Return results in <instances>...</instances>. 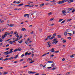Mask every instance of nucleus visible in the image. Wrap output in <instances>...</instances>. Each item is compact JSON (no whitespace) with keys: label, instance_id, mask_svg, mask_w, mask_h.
Returning <instances> with one entry per match:
<instances>
[{"label":"nucleus","instance_id":"33","mask_svg":"<svg viewBox=\"0 0 75 75\" xmlns=\"http://www.w3.org/2000/svg\"><path fill=\"white\" fill-rule=\"evenodd\" d=\"M13 59H14V57H11L9 58V59L10 60Z\"/></svg>","mask_w":75,"mask_h":75},{"label":"nucleus","instance_id":"19","mask_svg":"<svg viewBox=\"0 0 75 75\" xmlns=\"http://www.w3.org/2000/svg\"><path fill=\"white\" fill-rule=\"evenodd\" d=\"M74 1V0H69L68 1L69 3H72V2H73Z\"/></svg>","mask_w":75,"mask_h":75},{"label":"nucleus","instance_id":"44","mask_svg":"<svg viewBox=\"0 0 75 75\" xmlns=\"http://www.w3.org/2000/svg\"><path fill=\"white\" fill-rule=\"evenodd\" d=\"M27 17L28 18H29V16H30V15L28 14H27Z\"/></svg>","mask_w":75,"mask_h":75},{"label":"nucleus","instance_id":"25","mask_svg":"<svg viewBox=\"0 0 75 75\" xmlns=\"http://www.w3.org/2000/svg\"><path fill=\"white\" fill-rule=\"evenodd\" d=\"M71 20H72V19H67V21H71Z\"/></svg>","mask_w":75,"mask_h":75},{"label":"nucleus","instance_id":"21","mask_svg":"<svg viewBox=\"0 0 75 75\" xmlns=\"http://www.w3.org/2000/svg\"><path fill=\"white\" fill-rule=\"evenodd\" d=\"M17 57H18V55H16L14 57V58H15V59H16V58H17Z\"/></svg>","mask_w":75,"mask_h":75},{"label":"nucleus","instance_id":"45","mask_svg":"<svg viewBox=\"0 0 75 75\" xmlns=\"http://www.w3.org/2000/svg\"><path fill=\"white\" fill-rule=\"evenodd\" d=\"M25 42L26 44H28V42L27 41H25Z\"/></svg>","mask_w":75,"mask_h":75},{"label":"nucleus","instance_id":"58","mask_svg":"<svg viewBox=\"0 0 75 75\" xmlns=\"http://www.w3.org/2000/svg\"><path fill=\"white\" fill-rule=\"evenodd\" d=\"M58 41H55V44H57V42H58Z\"/></svg>","mask_w":75,"mask_h":75},{"label":"nucleus","instance_id":"53","mask_svg":"<svg viewBox=\"0 0 75 75\" xmlns=\"http://www.w3.org/2000/svg\"><path fill=\"white\" fill-rule=\"evenodd\" d=\"M3 41V39H1L0 40V42H2V41Z\"/></svg>","mask_w":75,"mask_h":75},{"label":"nucleus","instance_id":"6","mask_svg":"<svg viewBox=\"0 0 75 75\" xmlns=\"http://www.w3.org/2000/svg\"><path fill=\"white\" fill-rule=\"evenodd\" d=\"M54 50H55V48H52L50 50V51L52 52H55V51Z\"/></svg>","mask_w":75,"mask_h":75},{"label":"nucleus","instance_id":"11","mask_svg":"<svg viewBox=\"0 0 75 75\" xmlns=\"http://www.w3.org/2000/svg\"><path fill=\"white\" fill-rule=\"evenodd\" d=\"M33 6H34V5H30L29 6V7H33Z\"/></svg>","mask_w":75,"mask_h":75},{"label":"nucleus","instance_id":"48","mask_svg":"<svg viewBox=\"0 0 75 75\" xmlns=\"http://www.w3.org/2000/svg\"><path fill=\"white\" fill-rule=\"evenodd\" d=\"M30 54H31V52H30L28 54V55H30Z\"/></svg>","mask_w":75,"mask_h":75},{"label":"nucleus","instance_id":"16","mask_svg":"<svg viewBox=\"0 0 75 75\" xmlns=\"http://www.w3.org/2000/svg\"><path fill=\"white\" fill-rule=\"evenodd\" d=\"M57 38H61V35H57Z\"/></svg>","mask_w":75,"mask_h":75},{"label":"nucleus","instance_id":"37","mask_svg":"<svg viewBox=\"0 0 75 75\" xmlns=\"http://www.w3.org/2000/svg\"><path fill=\"white\" fill-rule=\"evenodd\" d=\"M21 1H18L16 2V3L17 4H19V3H20Z\"/></svg>","mask_w":75,"mask_h":75},{"label":"nucleus","instance_id":"2","mask_svg":"<svg viewBox=\"0 0 75 75\" xmlns=\"http://www.w3.org/2000/svg\"><path fill=\"white\" fill-rule=\"evenodd\" d=\"M68 1V0H63L61 1H59L57 3L58 4H62L64 3V2H66V1Z\"/></svg>","mask_w":75,"mask_h":75},{"label":"nucleus","instance_id":"60","mask_svg":"<svg viewBox=\"0 0 75 75\" xmlns=\"http://www.w3.org/2000/svg\"><path fill=\"white\" fill-rule=\"evenodd\" d=\"M3 59V57H2L0 58V60H2Z\"/></svg>","mask_w":75,"mask_h":75},{"label":"nucleus","instance_id":"12","mask_svg":"<svg viewBox=\"0 0 75 75\" xmlns=\"http://www.w3.org/2000/svg\"><path fill=\"white\" fill-rule=\"evenodd\" d=\"M28 74H33V73H34V72L31 71H28Z\"/></svg>","mask_w":75,"mask_h":75},{"label":"nucleus","instance_id":"36","mask_svg":"<svg viewBox=\"0 0 75 75\" xmlns=\"http://www.w3.org/2000/svg\"><path fill=\"white\" fill-rule=\"evenodd\" d=\"M7 33L6 34V36L7 35H10V33H7V32H6L5 33Z\"/></svg>","mask_w":75,"mask_h":75},{"label":"nucleus","instance_id":"52","mask_svg":"<svg viewBox=\"0 0 75 75\" xmlns=\"http://www.w3.org/2000/svg\"><path fill=\"white\" fill-rule=\"evenodd\" d=\"M65 20H64V21H62L61 23V24H62V23H65Z\"/></svg>","mask_w":75,"mask_h":75},{"label":"nucleus","instance_id":"13","mask_svg":"<svg viewBox=\"0 0 75 75\" xmlns=\"http://www.w3.org/2000/svg\"><path fill=\"white\" fill-rule=\"evenodd\" d=\"M28 52H27L25 53V56L26 57L27 55H28Z\"/></svg>","mask_w":75,"mask_h":75},{"label":"nucleus","instance_id":"4","mask_svg":"<svg viewBox=\"0 0 75 75\" xmlns=\"http://www.w3.org/2000/svg\"><path fill=\"white\" fill-rule=\"evenodd\" d=\"M7 33H5L4 34V35H3L2 36V39H4V38H5V37L7 36Z\"/></svg>","mask_w":75,"mask_h":75},{"label":"nucleus","instance_id":"20","mask_svg":"<svg viewBox=\"0 0 75 75\" xmlns=\"http://www.w3.org/2000/svg\"><path fill=\"white\" fill-rule=\"evenodd\" d=\"M75 56V54H72L70 56L71 58H73Z\"/></svg>","mask_w":75,"mask_h":75},{"label":"nucleus","instance_id":"62","mask_svg":"<svg viewBox=\"0 0 75 75\" xmlns=\"http://www.w3.org/2000/svg\"><path fill=\"white\" fill-rule=\"evenodd\" d=\"M18 50L19 51H21V49H18Z\"/></svg>","mask_w":75,"mask_h":75},{"label":"nucleus","instance_id":"15","mask_svg":"<svg viewBox=\"0 0 75 75\" xmlns=\"http://www.w3.org/2000/svg\"><path fill=\"white\" fill-rule=\"evenodd\" d=\"M57 67H55L54 68H52V70H54V69H57Z\"/></svg>","mask_w":75,"mask_h":75},{"label":"nucleus","instance_id":"61","mask_svg":"<svg viewBox=\"0 0 75 75\" xmlns=\"http://www.w3.org/2000/svg\"><path fill=\"white\" fill-rule=\"evenodd\" d=\"M55 24L54 23H52L51 24V25L52 26L53 25H54Z\"/></svg>","mask_w":75,"mask_h":75},{"label":"nucleus","instance_id":"54","mask_svg":"<svg viewBox=\"0 0 75 75\" xmlns=\"http://www.w3.org/2000/svg\"><path fill=\"white\" fill-rule=\"evenodd\" d=\"M59 52V51H55V53H58V52Z\"/></svg>","mask_w":75,"mask_h":75},{"label":"nucleus","instance_id":"43","mask_svg":"<svg viewBox=\"0 0 75 75\" xmlns=\"http://www.w3.org/2000/svg\"><path fill=\"white\" fill-rule=\"evenodd\" d=\"M51 2H53V3H55L56 2L55 1V0H53V1H50Z\"/></svg>","mask_w":75,"mask_h":75},{"label":"nucleus","instance_id":"57","mask_svg":"<svg viewBox=\"0 0 75 75\" xmlns=\"http://www.w3.org/2000/svg\"><path fill=\"white\" fill-rule=\"evenodd\" d=\"M23 60H24V59H21L20 60V62H21V61H23Z\"/></svg>","mask_w":75,"mask_h":75},{"label":"nucleus","instance_id":"56","mask_svg":"<svg viewBox=\"0 0 75 75\" xmlns=\"http://www.w3.org/2000/svg\"><path fill=\"white\" fill-rule=\"evenodd\" d=\"M30 38H28L27 40V41H30Z\"/></svg>","mask_w":75,"mask_h":75},{"label":"nucleus","instance_id":"22","mask_svg":"<svg viewBox=\"0 0 75 75\" xmlns=\"http://www.w3.org/2000/svg\"><path fill=\"white\" fill-rule=\"evenodd\" d=\"M47 44H48V45H51V43H50V41H49L47 42Z\"/></svg>","mask_w":75,"mask_h":75},{"label":"nucleus","instance_id":"64","mask_svg":"<svg viewBox=\"0 0 75 75\" xmlns=\"http://www.w3.org/2000/svg\"><path fill=\"white\" fill-rule=\"evenodd\" d=\"M40 75L39 73H37L35 75Z\"/></svg>","mask_w":75,"mask_h":75},{"label":"nucleus","instance_id":"28","mask_svg":"<svg viewBox=\"0 0 75 75\" xmlns=\"http://www.w3.org/2000/svg\"><path fill=\"white\" fill-rule=\"evenodd\" d=\"M10 27H13L14 26V24H11L9 25Z\"/></svg>","mask_w":75,"mask_h":75},{"label":"nucleus","instance_id":"38","mask_svg":"<svg viewBox=\"0 0 75 75\" xmlns=\"http://www.w3.org/2000/svg\"><path fill=\"white\" fill-rule=\"evenodd\" d=\"M24 54H22V55H21V57H22V58H23V57H24Z\"/></svg>","mask_w":75,"mask_h":75},{"label":"nucleus","instance_id":"32","mask_svg":"<svg viewBox=\"0 0 75 75\" xmlns=\"http://www.w3.org/2000/svg\"><path fill=\"white\" fill-rule=\"evenodd\" d=\"M48 62L49 63H53V61H48Z\"/></svg>","mask_w":75,"mask_h":75},{"label":"nucleus","instance_id":"29","mask_svg":"<svg viewBox=\"0 0 75 75\" xmlns=\"http://www.w3.org/2000/svg\"><path fill=\"white\" fill-rule=\"evenodd\" d=\"M23 5V4H21L18 5V6H21Z\"/></svg>","mask_w":75,"mask_h":75},{"label":"nucleus","instance_id":"10","mask_svg":"<svg viewBox=\"0 0 75 75\" xmlns=\"http://www.w3.org/2000/svg\"><path fill=\"white\" fill-rule=\"evenodd\" d=\"M4 54L5 55H8V52H6L4 53Z\"/></svg>","mask_w":75,"mask_h":75},{"label":"nucleus","instance_id":"55","mask_svg":"<svg viewBox=\"0 0 75 75\" xmlns=\"http://www.w3.org/2000/svg\"><path fill=\"white\" fill-rule=\"evenodd\" d=\"M51 47V45H48L47 46V47H48V48H49V47Z\"/></svg>","mask_w":75,"mask_h":75},{"label":"nucleus","instance_id":"63","mask_svg":"<svg viewBox=\"0 0 75 75\" xmlns=\"http://www.w3.org/2000/svg\"><path fill=\"white\" fill-rule=\"evenodd\" d=\"M30 1L27 2V3H28V4H30Z\"/></svg>","mask_w":75,"mask_h":75},{"label":"nucleus","instance_id":"47","mask_svg":"<svg viewBox=\"0 0 75 75\" xmlns=\"http://www.w3.org/2000/svg\"><path fill=\"white\" fill-rule=\"evenodd\" d=\"M18 51V49H15L14 50V52H16V51Z\"/></svg>","mask_w":75,"mask_h":75},{"label":"nucleus","instance_id":"23","mask_svg":"<svg viewBox=\"0 0 75 75\" xmlns=\"http://www.w3.org/2000/svg\"><path fill=\"white\" fill-rule=\"evenodd\" d=\"M18 42L19 43L21 44L23 42V41H22V40H21L18 41Z\"/></svg>","mask_w":75,"mask_h":75},{"label":"nucleus","instance_id":"5","mask_svg":"<svg viewBox=\"0 0 75 75\" xmlns=\"http://www.w3.org/2000/svg\"><path fill=\"white\" fill-rule=\"evenodd\" d=\"M16 36L17 38H16V40H17V41H18L19 40V39H18V38H19V35L18 34V33H17L16 35Z\"/></svg>","mask_w":75,"mask_h":75},{"label":"nucleus","instance_id":"39","mask_svg":"<svg viewBox=\"0 0 75 75\" xmlns=\"http://www.w3.org/2000/svg\"><path fill=\"white\" fill-rule=\"evenodd\" d=\"M68 31H69V29H67L65 31V32H66V33H68Z\"/></svg>","mask_w":75,"mask_h":75},{"label":"nucleus","instance_id":"27","mask_svg":"<svg viewBox=\"0 0 75 75\" xmlns=\"http://www.w3.org/2000/svg\"><path fill=\"white\" fill-rule=\"evenodd\" d=\"M52 37L51 35H50L48 36L47 37V38L48 39H49V38H50V37Z\"/></svg>","mask_w":75,"mask_h":75},{"label":"nucleus","instance_id":"31","mask_svg":"<svg viewBox=\"0 0 75 75\" xmlns=\"http://www.w3.org/2000/svg\"><path fill=\"white\" fill-rule=\"evenodd\" d=\"M71 73V72H68L67 73H66V75H69V74H70Z\"/></svg>","mask_w":75,"mask_h":75},{"label":"nucleus","instance_id":"34","mask_svg":"<svg viewBox=\"0 0 75 75\" xmlns=\"http://www.w3.org/2000/svg\"><path fill=\"white\" fill-rule=\"evenodd\" d=\"M8 59H8V58H6V59H5L4 60V61H7V60H8Z\"/></svg>","mask_w":75,"mask_h":75},{"label":"nucleus","instance_id":"35","mask_svg":"<svg viewBox=\"0 0 75 75\" xmlns=\"http://www.w3.org/2000/svg\"><path fill=\"white\" fill-rule=\"evenodd\" d=\"M27 14H26L25 15H24V17H27Z\"/></svg>","mask_w":75,"mask_h":75},{"label":"nucleus","instance_id":"40","mask_svg":"<svg viewBox=\"0 0 75 75\" xmlns=\"http://www.w3.org/2000/svg\"><path fill=\"white\" fill-rule=\"evenodd\" d=\"M54 18H51L50 20V21H52V20H54Z\"/></svg>","mask_w":75,"mask_h":75},{"label":"nucleus","instance_id":"49","mask_svg":"<svg viewBox=\"0 0 75 75\" xmlns=\"http://www.w3.org/2000/svg\"><path fill=\"white\" fill-rule=\"evenodd\" d=\"M48 40V39L47 38H46L44 40V41H47V40Z\"/></svg>","mask_w":75,"mask_h":75},{"label":"nucleus","instance_id":"51","mask_svg":"<svg viewBox=\"0 0 75 75\" xmlns=\"http://www.w3.org/2000/svg\"><path fill=\"white\" fill-rule=\"evenodd\" d=\"M68 39L69 40H71V37H68Z\"/></svg>","mask_w":75,"mask_h":75},{"label":"nucleus","instance_id":"14","mask_svg":"<svg viewBox=\"0 0 75 75\" xmlns=\"http://www.w3.org/2000/svg\"><path fill=\"white\" fill-rule=\"evenodd\" d=\"M40 7H42L44 6V4H40Z\"/></svg>","mask_w":75,"mask_h":75},{"label":"nucleus","instance_id":"30","mask_svg":"<svg viewBox=\"0 0 75 75\" xmlns=\"http://www.w3.org/2000/svg\"><path fill=\"white\" fill-rule=\"evenodd\" d=\"M72 8H68V10L69 11H70L71 10H72Z\"/></svg>","mask_w":75,"mask_h":75},{"label":"nucleus","instance_id":"7","mask_svg":"<svg viewBox=\"0 0 75 75\" xmlns=\"http://www.w3.org/2000/svg\"><path fill=\"white\" fill-rule=\"evenodd\" d=\"M54 41V42H52V44H54L55 43V41H56L57 40V38H55L54 40H53Z\"/></svg>","mask_w":75,"mask_h":75},{"label":"nucleus","instance_id":"18","mask_svg":"<svg viewBox=\"0 0 75 75\" xmlns=\"http://www.w3.org/2000/svg\"><path fill=\"white\" fill-rule=\"evenodd\" d=\"M9 43H10V44H13V42L12 41H10L9 42Z\"/></svg>","mask_w":75,"mask_h":75},{"label":"nucleus","instance_id":"1","mask_svg":"<svg viewBox=\"0 0 75 75\" xmlns=\"http://www.w3.org/2000/svg\"><path fill=\"white\" fill-rule=\"evenodd\" d=\"M62 13H63V14H65V13H69V11L68 10V9H67L65 10H63L62 11Z\"/></svg>","mask_w":75,"mask_h":75},{"label":"nucleus","instance_id":"24","mask_svg":"<svg viewBox=\"0 0 75 75\" xmlns=\"http://www.w3.org/2000/svg\"><path fill=\"white\" fill-rule=\"evenodd\" d=\"M29 60H31V61H32V59L31 58H28V61H29Z\"/></svg>","mask_w":75,"mask_h":75},{"label":"nucleus","instance_id":"8","mask_svg":"<svg viewBox=\"0 0 75 75\" xmlns=\"http://www.w3.org/2000/svg\"><path fill=\"white\" fill-rule=\"evenodd\" d=\"M21 30L22 31H26V29L24 28H22Z\"/></svg>","mask_w":75,"mask_h":75},{"label":"nucleus","instance_id":"59","mask_svg":"<svg viewBox=\"0 0 75 75\" xmlns=\"http://www.w3.org/2000/svg\"><path fill=\"white\" fill-rule=\"evenodd\" d=\"M68 34H69L70 35V36H71V35H72V34H71V33H68Z\"/></svg>","mask_w":75,"mask_h":75},{"label":"nucleus","instance_id":"50","mask_svg":"<svg viewBox=\"0 0 75 75\" xmlns=\"http://www.w3.org/2000/svg\"><path fill=\"white\" fill-rule=\"evenodd\" d=\"M34 13H35V12H33L31 13V15L32 16H33V15Z\"/></svg>","mask_w":75,"mask_h":75},{"label":"nucleus","instance_id":"46","mask_svg":"<svg viewBox=\"0 0 75 75\" xmlns=\"http://www.w3.org/2000/svg\"><path fill=\"white\" fill-rule=\"evenodd\" d=\"M47 55V54H46V53H45L42 56V57H43V56H45V55Z\"/></svg>","mask_w":75,"mask_h":75},{"label":"nucleus","instance_id":"3","mask_svg":"<svg viewBox=\"0 0 75 75\" xmlns=\"http://www.w3.org/2000/svg\"><path fill=\"white\" fill-rule=\"evenodd\" d=\"M53 37H52L51 38H49V40H52L53 38H55V36H56L57 35V34H56V33H54L53 34Z\"/></svg>","mask_w":75,"mask_h":75},{"label":"nucleus","instance_id":"9","mask_svg":"<svg viewBox=\"0 0 75 75\" xmlns=\"http://www.w3.org/2000/svg\"><path fill=\"white\" fill-rule=\"evenodd\" d=\"M52 12H51L48 13V15L49 16H51L52 15Z\"/></svg>","mask_w":75,"mask_h":75},{"label":"nucleus","instance_id":"26","mask_svg":"<svg viewBox=\"0 0 75 75\" xmlns=\"http://www.w3.org/2000/svg\"><path fill=\"white\" fill-rule=\"evenodd\" d=\"M66 41H67V40H64L62 42H63V43H65L66 42Z\"/></svg>","mask_w":75,"mask_h":75},{"label":"nucleus","instance_id":"41","mask_svg":"<svg viewBox=\"0 0 75 75\" xmlns=\"http://www.w3.org/2000/svg\"><path fill=\"white\" fill-rule=\"evenodd\" d=\"M75 11V8L73 9V11H72V13H74Z\"/></svg>","mask_w":75,"mask_h":75},{"label":"nucleus","instance_id":"42","mask_svg":"<svg viewBox=\"0 0 75 75\" xmlns=\"http://www.w3.org/2000/svg\"><path fill=\"white\" fill-rule=\"evenodd\" d=\"M64 35H67V33L65 32H64Z\"/></svg>","mask_w":75,"mask_h":75},{"label":"nucleus","instance_id":"17","mask_svg":"<svg viewBox=\"0 0 75 75\" xmlns=\"http://www.w3.org/2000/svg\"><path fill=\"white\" fill-rule=\"evenodd\" d=\"M55 65V63H53L52 64L51 66H52V67L53 68H54V65Z\"/></svg>","mask_w":75,"mask_h":75}]
</instances>
